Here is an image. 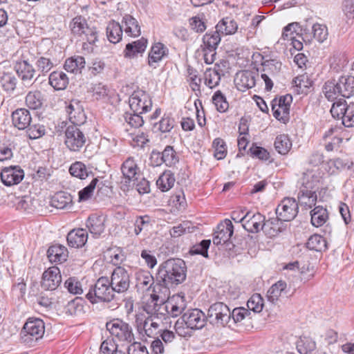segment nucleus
I'll return each mask as SVG.
<instances>
[{
  "mask_svg": "<svg viewBox=\"0 0 354 354\" xmlns=\"http://www.w3.org/2000/svg\"><path fill=\"white\" fill-rule=\"evenodd\" d=\"M187 307V303L184 296L174 295L167 301L160 299V297L156 294H151L150 299L143 306V310L146 313H154L160 311L165 319L169 316L176 317L180 315Z\"/></svg>",
  "mask_w": 354,
  "mask_h": 354,
  "instance_id": "1",
  "label": "nucleus"
},
{
  "mask_svg": "<svg viewBox=\"0 0 354 354\" xmlns=\"http://www.w3.org/2000/svg\"><path fill=\"white\" fill-rule=\"evenodd\" d=\"M158 275L165 286L181 283L186 278L185 263L180 259H168L160 265Z\"/></svg>",
  "mask_w": 354,
  "mask_h": 354,
  "instance_id": "2",
  "label": "nucleus"
},
{
  "mask_svg": "<svg viewBox=\"0 0 354 354\" xmlns=\"http://www.w3.org/2000/svg\"><path fill=\"white\" fill-rule=\"evenodd\" d=\"M147 314L148 316L145 318L142 315H137L136 324L138 330H143L147 336L152 337L166 328V323L164 322L166 320L165 317L160 315V311L147 313Z\"/></svg>",
  "mask_w": 354,
  "mask_h": 354,
  "instance_id": "3",
  "label": "nucleus"
},
{
  "mask_svg": "<svg viewBox=\"0 0 354 354\" xmlns=\"http://www.w3.org/2000/svg\"><path fill=\"white\" fill-rule=\"evenodd\" d=\"M115 292L109 279L102 277L97 280L94 286L90 288L86 297L92 304L109 302L113 299Z\"/></svg>",
  "mask_w": 354,
  "mask_h": 354,
  "instance_id": "4",
  "label": "nucleus"
},
{
  "mask_svg": "<svg viewBox=\"0 0 354 354\" xmlns=\"http://www.w3.org/2000/svg\"><path fill=\"white\" fill-rule=\"evenodd\" d=\"M106 328L113 337V341L128 344L134 340L131 326L120 319L108 322Z\"/></svg>",
  "mask_w": 354,
  "mask_h": 354,
  "instance_id": "5",
  "label": "nucleus"
},
{
  "mask_svg": "<svg viewBox=\"0 0 354 354\" xmlns=\"http://www.w3.org/2000/svg\"><path fill=\"white\" fill-rule=\"evenodd\" d=\"M70 27L73 35L80 37L82 41H86L91 44L97 41V31L95 28L90 27L86 19L77 16L73 18L70 24Z\"/></svg>",
  "mask_w": 354,
  "mask_h": 354,
  "instance_id": "6",
  "label": "nucleus"
},
{
  "mask_svg": "<svg viewBox=\"0 0 354 354\" xmlns=\"http://www.w3.org/2000/svg\"><path fill=\"white\" fill-rule=\"evenodd\" d=\"M45 332L44 322L38 318H30L25 323L21 332V339L26 343L37 341Z\"/></svg>",
  "mask_w": 354,
  "mask_h": 354,
  "instance_id": "7",
  "label": "nucleus"
},
{
  "mask_svg": "<svg viewBox=\"0 0 354 354\" xmlns=\"http://www.w3.org/2000/svg\"><path fill=\"white\" fill-rule=\"evenodd\" d=\"M207 318L210 323L217 326H225L231 322V311L223 302H216L210 306Z\"/></svg>",
  "mask_w": 354,
  "mask_h": 354,
  "instance_id": "8",
  "label": "nucleus"
},
{
  "mask_svg": "<svg viewBox=\"0 0 354 354\" xmlns=\"http://www.w3.org/2000/svg\"><path fill=\"white\" fill-rule=\"evenodd\" d=\"M121 171L123 175L120 182L121 189L124 191L134 185L138 180L139 168L135 160L132 157H129L122 165Z\"/></svg>",
  "mask_w": 354,
  "mask_h": 354,
  "instance_id": "9",
  "label": "nucleus"
},
{
  "mask_svg": "<svg viewBox=\"0 0 354 354\" xmlns=\"http://www.w3.org/2000/svg\"><path fill=\"white\" fill-rule=\"evenodd\" d=\"M261 78L266 84L267 91H270L273 87L272 79L280 72L282 64L277 59H264L262 62Z\"/></svg>",
  "mask_w": 354,
  "mask_h": 354,
  "instance_id": "10",
  "label": "nucleus"
},
{
  "mask_svg": "<svg viewBox=\"0 0 354 354\" xmlns=\"http://www.w3.org/2000/svg\"><path fill=\"white\" fill-rule=\"evenodd\" d=\"M129 103L131 111L134 113H147L152 106L149 95L142 90L134 91L129 99Z\"/></svg>",
  "mask_w": 354,
  "mask_h": 354,
  "instance_id": "11",
  "label": "nucleus"
},
{
  "mask_svg": "<svg viewBox=\"0 0 354 354\" xmlns=\"http://www.w3.org/2000/svg\"><path fill=\"white\" fill-rule=\"evenodd\" d=\"M64 142L71 151H79L84 145L86 138L77 126L71 125L66 130Z\"/></svg>",
  "mask_w": 354,
  "mask_h": 354,
  "instance_id": "12",
  "label": "nucleus"
},
{
  "mask_svg": "<svg viewBox=\"0 0 354 354\" xmlns=\"http://www.w3.org/2000/svg\"><path fill=\"white\" fill-rule=\"evenodd\" d=\"M292 98L290 95L281 96L274 99L272 102V109L274 117L284 123L289 120L290 107Z\"/></svg>",
  "mask_w": 354,
  "mask_h": 354,
  "instance_id": "13",
  "label": "nucleus"
},
{
  "mask_svg": "<svg viewBox=\"0 0 354 354\" xmlns=\"http://www.w3.org/2000/svg\"><path fill=\"white\" fill-rule=\"evenodd\" d=\"M298 203L293 198H286L278 205L276 214L282 221L293 220L298 213Z\"/></svg>",
  "mask_w": 354,
  "mask_h": 354,
  "instance_id": "14",
  "label": "nucleus"
},
{
  "mask_svg": "<svg viewBox=\"0 0 354 354\" xmlns=\"http://www.w3.org/2000/svg\"><path fill=\"white\" fill-rule=\"evenodd\" d=\"M111 284L115 292H124L130 285V276L128 271L122 267H117L111 274Z\"/></svg>",
  "mask_w": 354,
  "mask_h": 354,
  "instance_id": "15",
  "label": "nucleus"
},
{
  "mask_svg": "<svg viewBox=\"0 0 354 354\" xmlns=\"http://www.w3.org/2000/svg\"><path fill=\"white\" fill-rule=\"evenodd\" d=\"M182 319L187 328L196 330L202 328L205 325L207 317L202 310L194 308L185 313Z\"/></svg>",
  "mask_w": 354,
  "mask_h": 354,
  "instance_id": "16",
  "label": "nucleus"
},
{
  "mask_svg": "<svg viewBox=\"0 0 354 354\" xmlns=\"http://www.w3.org/2000/svg\"><path fill=\"white\" fill-rule=\"evenodd\" d=\"M241 220L245 230L251 233H257L262 230L265 216L259 212H248Z\"/></svg>",
  "mask_w": 354,
  "mask_h": 354,
  "instance_id": "17",
  "label": "nucleus"
},
{
  "mask_svg": "<svg viewBox=\"0 0 354 354\" xmlns=\"http://www.w3.org/2000/svg\"><path fill=\"white\" fill-rule=\"evenodd\" d=\"M61 282L62 277L59 269L53 266L43 273L41 286L44 290H54L60 285Z\"/></svg>",
  "mask_w": 354,
  "mask_h": 354,
  "instance_id": "18",
  "label": "nucleus"
},
{
  "mask_svg": "<svg viewBox=\"0 0 354 354\" xmlns=\"http://www.w3.org/2000/svg\"><path fill=\"white\" fill-rule=\"evenodd\" d=\"M24 177V172L19 166L3 168L1 171V179L6 186L19 184Z\"/></svg>",
  "mask_w": 354,
  "mask_h": 354,
  "instance_id": "19",
  "label": "nucleus"
},
{
  "mask_svg": "<svg viewBox=\"0 0 354 354\" xmlns=\"http://www.w3.org/2000/svg\"><path fill=\"white\" fill-rule=\"evenodd\" d=\"M234 232V227L230 220L225 219L217 226V231L213 237V243L215 245H220L226 243Z\"/></svg>",
  "mask_w": 354,
  "mask_h": 354,
  "instance_id": "20",
  "label": "nucleus"
},
{
  "mask_svg": "<svg viewBox=\"0 0 354 354\" xmlns=\"http://www.w3.org/2000/svg\"><path fill=\"white\" fill-rule=\"evenodd\" d=\"M255 73L251 71H242L236 74L234 83L238 90L245 91L255 86Z\"/></svg>",
  "mask_w": 354,
  "mask_h": 354,
  "instance_id": "21",
  "label": "nucleus"
},
{
  "mask_svg": "<svg viewBox=\"0 0 354 354\" xmlns=\"http://www.w3.org/2000/svg\"><path fill=\"white\" fill-rule=\"evenodd\" d=\"M66 113L68 115L70 121L73 125L78 126L83 124L85 121L86 117L83 108L80 105V102L77 100L71 101L69 105L66 107Z\"/></svg>",
  "mask_w": 354,
  "mask_h": 354,
  "instance_id": "22",
  "label": "nucleus"
},
{
  "mask_svg": "<svg viewBox=\"0 0 354 354\" xmlns=\"http://www.w3.org/2000/svg\"><path fill=\"white\" fill-rule=\"evenodd\" d=\"M31 120L30 112L26 109H18L12 114V124L19 130H24L30 126Z\"/></svg>",
  "mask_w": 354,
  "mask_h": 354,
  "instance_id": "23",
  "label": "nucleus"
},
{
  "mask_svg": "<svg viewBox=\"0 0 354 354\" xmlns=\"http://www.w3.org/2000/svg\"><path fill=\"white\" fill-rule=\"evenodd\" d=\"M106 218L103 215L91 214L86 221V227L95 236L100 235L105 229Z\"/></svg>",
  "mask_w": 354,
  "mask_h": 354,
  "instance_id": "24",
  "label": "nucleus"
},
{
  "mask_svg": "<svg viewBox=\"0 0 354 354\" xmlns=\"http://www.w3.org/2000/svg\"><path fill=\"white\" fill-rule=\"evenodd\" d=\"M87 239L88 233L82 228L73 230L67 235L68 244L73 248H81L84 246Z\"/></svg>",
  "mask_w": 354,
  "mask_h": 354,
  "instance_id": "25",
  "label": "nucleus"
},
{
  "mask_svg": "<svg viewBox=\"0 0 354 354\" xmlns=\"http://www.w3.org/2000/svg\"><path fill=\"white\" fill-rule=\"evenodd\" d=\"M136 287L138 290L144 292L149 290L153 284V277L150 272L139 270L136 273Z\"/></svg>",
  "mask_w": 354,
  "mask_h": 354,
  "instance_id": "26",
  "label": "nucleus"
},
{
  "mask_svg": "<svg viewBox=\"0 0 354 354\" xmlns=\"http://www.w3.org/2000/svg\"><path fill=\"white\" fill-rule=\"evenodd\" d=\"M47 256L50 262L63 263L68 257L67 249L62 245H53L47 250Z\"/></svg>",
  "mask_w": 354,
  "mask_h": 354,
  "instance_id": "27",
  "label": "nucleus"
},
{
  "mask_svg": "<svg viewBox=\"0 0 354 354\" xmlns=\"http://www.w3.org/2000/svg\"><path fill=\"white\" fill-rule=\"evenodd\" d=\"M122 28L124 32L130 37H138L140 33V27L138 21L130 15H126L122 19Z\"/></svg>",
  "mask_w": 354,
  "mask_h": 354,
  "instance_id": "28",
  "label": "nucleus"
},
{
  "mask_svg": "<svg viewBox=\"0 0 354 354\" xmlns=\"http://www.w3.org/2000/svg\"><path fill=\"white\" fill-rule=\"evenodd\" d=\"M167 52L168 49L163 44L158 42L153 44L149 54V65L156 68L153 64L161 61L167 55Z\"/></svg>",
  "mask_w": 354,
  "mask_h": 354,
  "instance_id": "29",
  "label": "nucleus"
},
{
  "mask_svg": "<svg viewBox=\"0 0 354 354\" xmlns=\"http://www.w3.org/2000/svg\"><path fill=\"white\" fill-rule=\"evenodd\" d=\"M317 200V196L313 190L301 189L298 194V205L299 204L305 209H309L314 207Z\"/></svg>",
  "mask_w": 354,
  "mask_h": 354,
  "instance_id": "30",
  "label": "nucleus"
},
{
  "mask_svg": "<svg viewBox=\"0 0 354 354\" xmlns=\"http://www.w3.org/2000/svg\"><path fill=\"white\" fill-rule=\"evenodd\" d=\"M48 80L50 86L57 91L65 89L69 83V80L66 74L59 71L51 73Z\"/></svg>",
  "mask_w": 354,
  "mask_h": 354,
  "instance_id": "31",
  "label": "nucleus"
},
{
  "mask_svg": "<svg viewBox=\"0 0 354 354\" xmlns=\"http://www.w3.org/2000/svg\"><path fill=\"white\" fill-rule=\"evenodd\" d=\"M216 30L221 35H230L234 34L238 30L236 21L231 17L222 19L216 25Z\"/></svg>",
  "mask_w": 354,
  "mask_h": 354,
  "instance_id": "32",
  "label": "nucleus"
},
{
  "mask_svg": "<svg viewBox=\"0 0 354 354\" xmlns=\"http://www.w3.org/2000/svg\"><path fill=\"white\" fill-rule=\"evenodd\" d=\"M86 62L84 57L75 55L68 58L64 63V69L69 73L80 74L85 68Z\"/></svg>",
  "mask_w": 354,
  "mask_h": 354,
  "instance_id": "33",
  "label": "nucleus"
},
{
  "mask_svg": "<svg viewBox=\"0 0 354 354\" xmlns=\"http://www.w3.org/2000/svg\"><path fill=\"white\" fill-rule=\"evenodd\" d=\"M52 207L59 209H67L72 207V198L66 192L55 194L50 200Z\"/></svg>",
  "mask_w": 354,
  "mask_h": 354,
  "instance_id": "34",
  "label": "nucleus"
},
{
  "mask_svg": "<svg viewBox=\"0 0 354 354\" xmlns=\"http://www.w3.org/2000/svg\"><path fill=\"white\" fill-rule=\"evenodd\" d=\"M287 283L283 281H279L273 284L267 292V298L272 304H276L279 298L286 294Z\"/></svg>",
  "mask_w": 354,
  "mask_h": 354,
  "instance_id": "35",
  "label": "nucleus"
},
{
  "mask_svg": "<svg viewBox=\"0 0 354 354\" xmlns=\"http://www.w3.org/2000/svg\"><path fill=\"white\" fill-rule=\"evenodd\" d=\"M15 69L23 81L33 78L35 70L26 60L19 61L15 65Z\"/></svg>",
  "mask_w": 354,
  "mask_h": 354,
  "instance_id": "36",
  "label": "nucleus"
},
{
  "mask_svg": "<svg viewBox=\"0 0 354 354\" xmlns=\"http://www.w3.org/2000/svg\"><path fill=\"white\" fill-rule=\"evenodd\" d=\"M340 95L350 97L354 94V77L342 76L337 81Z\"/></svg>",
  "mask_w": 354,
  "mask_h": 354,
  "instance_id": "37",
  "label": "nucleus"
},
{
  "mask_svg": "<svg viewBox=\"0 0 354 354\" xmlns=\"http://www.w3.org/2000/svg\"><path fill=\"white\" fill-rule=\"evenodd\" d=\"M122 25L115 21H110L106 27V36L109 41L118 43L122 39Z\"/></svg>",
  "mask_w": 354,
  "mask_h": 354,
  "instance_id": "38",
  "label": "nucleus"
},
{
  "mask_svg": "<svg viewBox=\"0 0 354 354\" xmlns=\"http://www.w3.org/2000/svg\"><path fill=\"white\" fill-rule=\"evenodd\" d=\"M310 216L312 225L317 227L322 226L328 218L326 209L319 205L311 210Z\"/></svg>",
  "mask_w": 354,
  "mask_h": 354,
  "instance_id": "39",
  "label": "nucleus"
},
{
  "mask_svg": "<svg viewBox=\"0 0 354 354\" xmlns=\"http://www.w3.org/2000/svg\"><path fill=\"white\" fill-rule=\"evenodd\" d=\"M147 39H141L127 44L124 50V56L126 57H133L138 53L144 52L147 47Z\"/></svg>",
  "mask_w": 354,
  "mask_h": 354,
  "instance_id": "40",
  "label": "nucleus"
},
{
  "mask_svg": "<svg viewBox=\"0 0 354 354\" xmlns=\"http://www.w3.org/2000/svg\"><path fill=\"white\" fill-rule=\"evenodd\" d=\"M219 67L220 65L216 64L214 69L207 68L204 73L205 84L210 88L216 86L221 80Z\"/></svg>",
  "mask_w": 354,
  "mask_h": 354,
  "instance_id": "41",
  "label": "nucleus"
},
{
  "mask_svg": "<svg viewBox=\"0 0 354 354\" xmlns=\"http://www.w3.org/2000/svg\"><path fill=\"white\" fill-rule=\"evenodd\" d=\"M175 181L174 174L171 171H165L159 176L156 185L162 192H167L174 185Z\"/></svg>",
  "mask_w": 354,
  "mask_h": 354,
  "instance_id": "42",
  "label": "nucleus"
},
{
  "mask_svg": "<svg viewBox=\"0 0 354 354\" xmlns=\"http://www.w3.org/2000/svg\"><path fill=\"white\" fill-rule=\"evenodd\" d=\"M306 246L311 250L322 252L326 250L327 243L323 236L315 234L308 239Z\"/></svg>",
  "mask_w": 354,
  "mask_h": 354,
  "instance_id": "43",
  "label": "nucleus"
},
{
  "mask_svg": "<svg viewBox=\"0 0 354 354\" xmlns=\"http://www.w3.org/2000/svg\"><path fill=\"white\" fill-rule=\"evenodd\" d=\"M0 82L3 89L6 92L12 93L16 88L17 79L12 73H3L1 77Z\"/></svg>",
  "mask_w": 354,
  "mask_h": 354,
  "instance_id": "44",
  "label": "nucleus"
},
{
  "mask_svg": "<svg viewBox=\"0 0 354 354\" xmlns=\"http://www.w3.org/2000/svg\"><path fill=\"white\" fill-rule=\"evenodd\" d=\"M322 92L325 97L330 101H333L340 95V89H339L337 82L328 81L322 88Z\"/></svg>",
  "mask_w": 354,
  "mask_h": 354,
  "instance_id": "45",
  "label": "nucleus"
},
{
  "mask_svg": "<svg viewBox=\"0 0 354 354\" xmlns=\"http://www.w3.org/2000/svg\"><path fill=\"white\" fill-rule=\"evenodd\" d=\"M280 219L277 218H272L267 221L264 220L263 223L262 230L263 232L270 237L275 236L279 232V221Z\"/></svg>",
  "mask_w": 354,
  "mask_h": 354,
  "instance_id": "46",
  "label": "nucleus"
},
{
  "mask_svg": "<svg viewBox=\"0 0 354 354\" xmlns=\"http://www.w3.org/2000/svg\"><path fill=\"white\" fill-rule=\"evenodd\" d=\"M348 108V104L346 102L344 99H339L332 105L330 109L331 115L334 118L342 119V122H343V118L346 112H347Z\"/></svg>",
  "mask_w": 354,
  "mask_h": 354,
  "instance_id": "47",
  "label": "nucleus"
},
{
  "mask_svg": "<svg viewBox=\"0 0 354 354\" xmlns=\"http://www.w3.org/2000/svg\"><path fill=\"white\" fill-rule=\"evenodd\" d=\"M274 147L279 153L285 155L290 150L292 143L288 136L279 135L275 139Z\"/></svg>",
  "mask_w": 354,
  "mask_h": 354,
  "instance_id": "48",
  "label": "nucleus"
},
{
  "mask_svg": "<svg viewBox=\"0 0 354 354\" xmlns=\"http://www.w3.org/2000/svg\"><path fill=\"white\" fill-rule=\"evenodd\" d=\"M26 104L31 109H37L41 106L42 98L40 91H30L26 97Z\"/></svg>",
  "mask_w": 354,
  "mask_h": 354,
  "instance_id": "49",
  "label": "nucleus"
},
{
  "mask_svg": "<svg viewBox=\"0 0 354 354\" xmlns=\"http://www.w3.org/2000/svg\"><path fill=\"white\" fill-rule=\"evenodd\" d=\"M70 174L80 179H85L90 174H92L91 171H88L86 165L81 162H76L73 163L69 169Z\"/></svg>",
  "mask_w": 354,
  "mask_h": 354,
  "instance_id": "50",
  "label": "nucleus"
},
{
  "mask_svg": "<svg viewBox=\"0 0 354 354\" xmlns=\"http://www.w3.org/2000/svg\"><path fill=\"white\" fill-rule=\"evenodd\" d=\"M317 181V177H315V174L313 171L308 170L304 172L299 180V183L303 187L301 188V189L313 190Z\"/></svg>",
  "mask_w": 354,
  "mask_h": 354,
  "instance_id": "51",
  "label": "nucleus"
},
{
  "mask_svg": "<svg viewBox=\"0 0 354 354\" xmlns=\"http://www.w3.org/2000/svg\"><path fill=\"white\" fill-rule=\"evenodd\" d=\"M97 182V178H93V180H91L88 185H87L78 192V202H84L92 198Z\"/></svg>",
  "mask_w": 354,
  "mask_h": 354,
  "instance_id": "52",
  "label": "nucleus"
},
{
  "mask_svg": "<svg viewBox=\"0 0 354 354\" xmlns=\"http://www.w3.org/2000/svg\"><path fill=\"white\" fill-rule=\"evenodd\" d=\"M203 44L201 46L216 49L221 41L220 34L216 30L213 33H206L203 38Z\"/></svg>",
  "mask_w": 354,
  "mask_h": 354,
  "instance_id": "53",
  "label": "nucleus"
},
{
  "mask_svg": "<svg viewBox=\"0 0 354 354\" xmlns=\"http://www.w3.org/2000/svg\"><path fill=\"white\" fill-rule=\"evenodd\" d=\"M162 153V158L167 166L171 167L178 162L176 151L171 146H167Z\"/></svg>",
  "mask_w": 354,
  "mask_h": 354,
  "instance_id": "54",
  "label": "nucleus"
},
{
  "mask_svg": "<svg viewBox=\"0 0 354 354\" xmlns=\"http://www.w3.org/2000/svg\"><path fill=\"white\" fill-rule=\"evenodd\" d=\"M212 102L215 105L216 110L221 113H224L227 111L229 104L226 100L225 97L220 91H217L212 97Z\"/></svg>",
  "mask_w": 354,
  "mask_h": 354,
  "instance_id": "55",
  "label": "nucleus"
},
{
  "mask_svg": "<svg viewBox=\"0 0 354 354\" xmlns=\"http://www.w3.org/2000/svg\"><path fill=\"white\" fill-rule=\"evenodd\" d=\"M196 53L199 57H202L205 63L207 64H211L215 61L216 55V49H211L204 46H201L197 50Z\"/></svg>",
  "mask_w": 354,
  "mask_h": 354,
  "instance_id": "56",
  "label": "nucleus"
},
{
  "mask_svg": "<svg viewBox=\"0 0 354 354\" xmlns=\"http://www.w3.org/2000/svg\"><path fill=\"white\" fill-rule=\"evenodd\" d=\"M297 348L301 354H308L315 349L316 343L310 338L304 337L297 343Z\"/></svg>",
  "mask_w": 354,
  "mask_h": 354,
  "instance_id": "57",
  "label": "nucleus"
},
{
  "mask_svg": "<svg viewBox=\"0 0 354 354\" xmlns=\"http://www.w3.org/2000/svg\"><path fill=\"white\" fill-rule=\"evenodd\" d=\"M247 306L250 310L260 313L263 307V299L259 294H254L248 301Z\"/></svg>",
  "mask_w": 354,
  "mask_h": 354,
  "instance_id": "58",
  "label": "nucleus"
},
{
  "mask_svg": "<svg viewBox=\"0 0 354 354\" xmlns=\"http://www.w3.org/2000/svg\"><path fill=\"white\" fill-rule=\"evenodd\" d=\"M212 147L214 149V156L217 160H222L225 157L227 149L223 140L216 138L213 141Z\"/></svg>",
  "mask_w": 354,
  "mask_h": 354,
  "instance_id": "59",
  "label": "nucleus"
},
{
  "mask_svg": "<svg viewBox=\"0 0 354 354\" xmlns=\"http://www.w3.org/2000/svg\"><path fill=\"white\" fill-rule=\"evenodd\" d=\"M142 114L134 112L133 113H126L124 115L125 121L132 127L138 128L142 127L144 124V118L141 115Z\"/></svg>",
  "mask_w": 354,
  "mask_h": 354,
  "instance_id": "60",
  "label": "nucleus"
},
{
  "mask_svg": "<svg viewBox=\"0 0 354 354\" xmlns=\"http://www.w3.org/2000/svg\"><path fill=\"white\" fill-rule=\"evenodd\" d=\"M65 288L73 295L82 294L83 292L80 282L75 277L68 278L64 283Z\"/></svg>",
  "mask_w": 354,
  "mask_h": 354,
  "instance_id": "61",
  "label": "nucleus"
},
{
  "mask_svg": "<svg viewBox=\"0 0 354 354\" xmlns=\"http://www.w3.org/2000/svg\"><path fill=\"white\" fill-rule=\"evenodd\" d=\"M26 131L27 135L30 139H37L45 134V127L41 124H33L28 126Z\"/></svg>",
  "mask_w": 354,
  "mask_h": 354,
  "instance_id": "62",
  "label": "nucleus"
},
{
  "mask_svg": "<svg viewBox=\"0 0 354 354\" xmlns=\"http://www.w3.org/2000/svg\"><path fill=\"white\" fill-rule=\"evenodd\" d=\"M313 37L319 42L325 41L328 37V30L326 26L321 24H315L312 27Z\"/></svg>",
  "mask_w": 354,
  "mask_h": 354,
  "instance_id": "63",
  "label": "nucleus"
},
{
  "mask_svg": "<svg viewBox=\"0 0 354 354\" xmlns=\"http://www.w3.org/2000/svg\"><path fill=\"white\" fill-rule=\"evenodd\" d=\"M152 354H167L169 347L165 344L161 339L157 338L151 344Z\"/></svg>",
  "mask_w": 354,
  "mask_h": 354,
  "instance_id": "64",
  "label": "nucleus"
}]
</instances>
